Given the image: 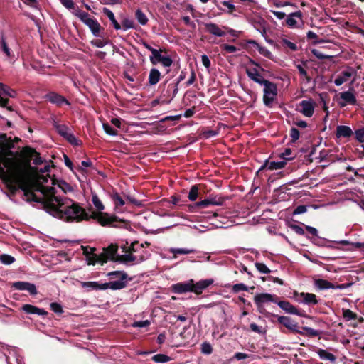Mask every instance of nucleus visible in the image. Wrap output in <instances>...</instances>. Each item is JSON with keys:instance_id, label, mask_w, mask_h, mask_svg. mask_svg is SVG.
<instances>
[{"instance_id": "obj_1", "label": "nucleus", "mask_w": 364, "mask_h": 364, "mask_svg": "<svg viewBox=\"0 0 364 364\" xmlns=\"http://www.w3.org/2000/svg\"><path fill=\"white\" fill-rule=\"evenodd\" d=\"M50 166L46 164L43 169L29 173L21 164L12 159L3 158L0 161V176L4 180L11 191L21 188L28 201L45 204L47 198L60 196L72 192L73 187L68 183L56 181L48 173Z\"/></svg>"}, {"instance_id": "obj_2", "label": "nucleus", "mask_w": 364, "mask_h": 364, "mask_svg": "<svg viewBox=\"0 0 364 364\" xmlns=\"http://www.w3.org/2000/svg\"><path fill=\"white\" fill-rule=\"evenodd\" d=\"M42 205L49 214L66 222H80L90 219V215L83 208L68 198H49Z\"/></svg>"}, {"instance_id": "obj_3", "label": "nucleus", "mask_w": 364, "mask_h": 364, "mask_svg": "<svg viewBox=\"0 0 364 364\" xmlns=\"http://www.w3.org/2000/svg\"><path fill=\"white\" fill-rule=\"evenodd\" d=\"M122 254L119 257V262L125 264L134 265L139 264L150 257V253L144 248V245L137 241L128 242L122 245Z\"/></svg>"}, {"instance_id": "obj_4", "label": "nucleus", "mask_w": 364, "mask_h": 364, "mask_svg": "<svg viewBox=\"0 0 364 364\" xmlns=\"http://www.w3.org/2000/svg\"><path fill=\"white\" fill-rule=\"evenodd\" d=\"M73 14L85 24L95 37H99L100 36V24L95 18H91L88 13L77 8V9L73 11Z\"/></svg>"}, {"instance_id": "obj_5", "label": "nucleus", "mask_w": 364, "mask_h": 364, "mask_svg": "<svg viewBox=\"0 0 364 364\" xmlns=\"http://www.w3.org/2000/svg\"><path fill=\"white\" fill-rule=\"evenodd\" d=\"M261 85L264 86L263 102L265 106L271 107L278 94L277 86L275 83L267 80Z\"/></svg>"}, {"instance_id": "obj_6", "label": "nucleus", "mask_w": 364, "mask_h": 364, "mask_svg": "<svg viewBox=\"0 0 364 364\" xmlns=\"http://www.w3.org/2000/svg\"><path fill=\"white\" fill-rule=\"evenodd\" d=\"M110 278L114 275H119V279L107 283H103V289H111L112 290H119L124 288L127 284V274L123 271L110 272L107 274Z\"/></svg>"}, {"instance_id": "obj_7", "label": "nucleus", "mask_w": 364, "mask_h": 364, "mask_svg": "<svg viewBox=\"0 0 364 364\" xmlns=\"http://www.w3.org/2000/svg\"><path fill=\"white\" fill-rule=\"evenodd\" d=\"M92 201L98 211H102L104 210V205L97 195H92ZM91 218L97 220V221L102 225L110 223L109 218L103 215L101 212L92 213V214L90 215V218Z\"/></svg>"}, {"instance_id": "obj_8", "label": "nucleus", "mask_w": 364, "mask_h": 364, "mask_svg": "<svg viewBox=\"0 0 364 364\" xmlns=\"http://www.w3.org/2000/svg\"><path fill=\"white\" fill-rule=\"evenodd\" d=\"M337 103L340 107H344L347 105H355L357 104L355 90L351 88L347 91L339 94Z\"/></svg>"}, {"instance_id": "obj_9", "label": "nucleus", "mask_w": 364, "mask_h": 364, "mask_svg": "<svg viewBox=\"0 0 364 364\" xmlns=\"http://www.w3.org/2000/svg\"><path fill=\"white\" fill-rule=\"evenodd\" d=\"M250 63L251 65H254V67H247L246 73L248 77L255 82L262 85L267 80H265L259 72L257 68H260L259 65L252 60H250Z\"/></svg>"}, {"instance_id": "obj_10", "label": "nucleus", "mask_w": 364, "mask_h": 364, "mask_svg": "<svg viewBox=\"0 0 364 364\" xmlns=\"http://www.w3.org/2000/svg\"><path fill=\"white\" fill-rule=\"evenodd\" d=\"M223 203V200L221 198L216 196H210L201 201L197 202L193 205H189V209L193 211L196 208H206L209 205H221Z\"/></svg>"}, {"instance_id": "obj_11", "label": "nucleus", "mask_w": 364, "mask_h": 364, "mask_svg": "<svg viewBox=\"0 0 364 364\" xmlns=\"http://www.w3.org/2000/svg\"><path fill=\"white\" fill-rule=\"evenodd\" d=\"M118 247L116 245H110L104 248L103 253L100 256V263L103 264L108 259L119 261L121 255L117 254Z\"/></svg>"}, {"instance_id": "obj_12", "label": "nucleus", "mask_w": 364, "mask_h": 364, "mask_svg": "<svg viewBox=\"0 0 364 364\" xmlns=\"http://www.w3.org/2000/svg\"><path fill=\"white\" fill-rule=\"evenodd\" d=\"M286 23L290 28H299L304 24L303 14L297 11L287 16Z\"/></svg>"}, {"instance_id": "obj_13", "label": "nucleus", "mask_w": 364, "mask_h": 364, "mask_svg": "<svg viewBox=\"0 0 364 364\" xmlns=\"http://www.w3.org/2000/svg\"><path fill=\"white\" fill-rule=\"evenodd\" d=\"M278 296L275 294H271L269 293H262L256 294L254 297V301L258 309L263 307L264 304L269 302L276 304Z\"/></svg>"}, {"instance_id": "obj_14", "label": "nucleus", "mask_w": 364, "mask_h": 364, "mask_svg": "<svg viewBox=\"0 0 364 364\" xmlns=\"http://www.w3.org/2000/svg\"><path fill=\"white\" fill-rule=\"evenodd\" d=\"M294 294L296 301L299 303L308 305H316L318 303L316 296L314 294L305 292L298 293L295 291Z\"/></svg>"}, {"instance_id": "obj_15", "label": "nucleus", "mask_w": 364, "mask_h": 364, "mask_svg": "<svg viewBox=\"0 0 364 364\" xmlns=\"http://www.w3.org/2000/svg\"><path fill=\"white\" fill-rule=\"evenodd\" d=\"M300 109L299 110L304 116L311 117L314 115L316 102L312 99L302 100L300 104Z\"/></svg>"}, {"instance_id": "obj_16", "label": "nucleus", "mask_w": 364, "mask_h": 364, "mask_svg": "<svg viewBox=\"0 0 364 364\" xmlns=\"http://www.w3.org/2000/svg\"><path fill=\"white\" fill-rule=\"evenodd\" d=\"M278 322L285 326L289 330L292 332H295L299 333L301 335H304V333L299 329V326L296 322L293 321L290 317L279 316L277 318Z\"/></svg>"}, {"instance_id": "obj_17", "label": "nucleus", "mask_w": 364, "mask_h": 364, "mask_svg": "<svg viewBox=\"0 0 364 364\" xmlns=\"http://www.w3.org/2000/svg\"><path fill=\"white\" fill-rule=\"evenodd\" d=\"M16 95V91L0 83V106L6 107L8 104V98L5 97H15Z\"/></svg>"}, {"instance_id": "obj_18", "label": "nucleus", "mask_w": 364, "mask_h": 364, "mask_svg": "<svg viewBox=\"0 0 364 364\" xmlns=\"http://www.w3.org/2000/svg\"><path fill=\"white\" fill-rule=\"evenodd\" d=\"M193 279H190L186 282H178L171 286V291L176 294H184L192 292Z\"/></svg>"}, {"instance_id": "obj_19", "label": "nucleus", "mask_w": 364, "mask_h": 364, "mask_svg": "<svg viewBox=\"0 0 364 364\" xmlns=\"http://www.w3.org/2000/svg\"><path fill=\"white\" fill-rule=\"evenodd\" d=\"M12 287L20 291H27L31 295L35 296L38 294L36 285L28 282H16L13 283Z\"/></svg>"}, {"instance_id": "obj_20", "label": "nucleus", "mask_w": 364, "mask_h": 364, "mask_svg": "<svg viewBox=\"0 0 364 364\" xmlns=\"http://www.w3.org/2000/svg\"><path fill=\"white\" fill-rule=\"evenodd\" d=\"M214 282L213 279H202L196 283L193 282L192 292L197 295L202 294L203 291L212 285Z\"/></svg>"}, {"instance_id": "obj_21", "label": "nucleus", "mask_w": 364, "mask_h": 364, "mask_svg": "<svg viewBox=\"0 0 364 364\" xmlns=\"http://www.w3.org/2000/svg\"><path fill=\"white\" fill-rule=\"evenodd\" d=\"M355 74V70L352 68H348L346 70L342 71L334 80V84L336 86H340L344 82H347L352 76Z\"/></svg>"}, {"instance_id": "obj_22", "label": "nucleus", "mask_w": 364, "mask_h": 364, "mask_svg": "<svg viewBox=\"0 0 364 364\" xmlns=\"http://www.w3.org/2000/svg\"><path fill=\"white\" fill-rule=\"evenodd\" d=\"M46 98L51 103L57 106H62L63 105H69V102L62 95L56 92H50L46 95Z\"/></svg>"}, {"instance_id": "obj_23", "label": "nucleus", "mask_w": 364, "mask_h": 364, "mask_svg": "<svg viewBox=\"0 0 364 364\" xmlns=\"http://www.w3.org/2000/svg\"><path fill=\"white\" fill-rule=\"evenodd\" d=\"M276 304L286 313L294 315H299L298 309L287 301H278V299H277Z\"/></svg>"}, {"instance_id": "obj_24", "label": "nucleus", "mask_w": 364, "mask_h": 364, "mask_svg": "<svg viewBox=\"0 0 364 364\" xmlns=\"http://www.w3.org/2000/svg\"><path fill=\"white\" fill-rule=\"evenodd\" d=\"M83 253L87 256L88 264L94 265L97 263H100V257L97 255L92 254L93 249L88 247L82 246Z\"/></svg>"}, {"instance_id": "obj_25", "label": "nucleus", "mask_w": 364, "mask_h": 364, "mask_svg": "<svg viewBox=\"0 0 364 364\" xmlns=\"http://www.w3.org/2000/svg\"><path fill=\"white\" fill-rule=\"evenodd\" d=\"M21 309L28 314H37L40 316H47L48 312L43 309H40L31 304H24L22 306Z\"/></svg>"}, {"instance_id": "obj_26", "label": "nucleus", "mask_w": 364, "mask_h": 364, "mask_svg": "<svg viewBox=\"0 0 364 364\" xmlns=\"http://www.w3.org/2000/svg\"><path fill=\"white\" fill-rule=\"evenodd\" d=\"M25 154L29 159L33 160V163L35 165L43 164V158L40 156L39 154L35 149L32 148H26Z\"/></svg>"}, {"instance_id": "obj_27", "label": "nucleus", "mask_w": 364, "mask_h": 364, "mask_svg": "<svg viewBox=\"0 0 364 364\" xmlns=\"http://www.w3.org/2000/svg\"><path fill=\"white\" fill-rule=\"evenodd\" d=\"M353 134L351 128L346 125H338L336 127V136L337 138H348Z\"/></svg>"}, {"instance_id": "obj_28", "label": "nucleus", "mask_w": 364, "mask_h": 364, "mask_svg": "<svg viewBox=\"0 0 364 364\" xmlns=\"http://www.w3.org/2000/svg\"><path fill=\"white\" fill-rule=\"evenodd\" d=\"M286 165V162L284 161H265L264 164L261 166L259 171L264 169V168H267L271 171L279 170L283 168Z\"/></svg>"}, {"instance_id": "obj_29", "label": "nucleus", "mask_w": 364, "mask_h": 364, "mask_svg": "<svg viewBox=\"0 0 364 364\" xmlns=\"http://www.w3.org/2000/svg\"><path fill=\"white\" fill-rule=\"evenodd\" d=\"M207 31L218 37H223L225 36V32L223 31L217 24L213 23H208L205 24Z\"/></svg>"}, {"instance_id": "obj_30", "label": "nucleus", "mask_w": 364, "mask_h": 364, "mask_svg": "<svg viewBox=\"0 0 364 364\" xmlns=\"http://www.w3.org/2000/svg\"><path fill=\"white\" fill-rule=\"evenodd\" d=\"M52 123L56 131L63 137H65L70 132L69 128L65 124H60L55 117L52 118Z\"/></svg>"}, {"instance_id": "obj_31", "label": "nucleus", "mask_w": 364, "mask_h": 364, "mask_svg": "<svg viewBox=\"0 0 364 364\" xmlns=\"http://www.w3.org/2000/svg\"><path fill=\"white\" fill-rule=\"evenodd\" d=\"M102 13L109 19L113 27L116 30L121 29L122 27H121L120 24L117 22V21L116 20V18L114 17V13L110 9H109L108 8L104 7L102 9Z\"/></svg>"}, {"instance_id": "obj_32", "label": "nucleus", "mask_w": 364, "mask_h": 364, "mask_svg": "<svg viewBox=\"0 0 364 364\" xmlns=\"http://www.w3.org/2000/svg\"><path fill=\"white\" fill-rule=\"evenodd\" d=\"M248 43L254 46L257 49L259 53L261 55H262L263 56H264V57H266V58H267L269 59H272V53L267 48L261 46L255 41L251 40V41H248Z\"/></svg>"}, {"instance_id": "obj_33", "label": "nucleus", "mask_w": 364, "mask_h": 364, "mask_svg": "<svg viewBox=\"0 0 364 364\" xmlns=\"http://www.w3.org/2000/svg\"><path fill=\"white\" fill-rule=\"evenodd\" d=\"M168 251L173 255V258L176 259L178 255H188L196 252L194 249L171 247Z\"/></svg>"}, {"instance_id": "obj_34", "label": "nucleus", "mask_w": 364, "mask_h": 364, "mask_svg": "<svg viewBox=\"0 0 364 364\" xmlns=\"http://www.w3.org/2000/svg\"><path fill=\"white\" fill-rule=\"evenodd\" d=\"M161 73L160 72L156 69L152 68L150 70L149 75V83L151 85H154L159 82L160 80Z\"/></svg>"}, {"instance_id": "obj_35", "label": "nucleus", "mask_w": 364, "mask_h": 364, "mask_svg": "<svg viewBox=\"0 0 364 364\" xmlns=\"http://www.w3.org/2000/svg\"><path fill=\"white\" fill-rule=\"evenodd\" d=\"M316 353L321 360H330L331 362H335L336 360V358L333 354L326 351L324 349H318L316 351Z\"/></svg>"}, {"instance_id": "obj_36", "label": "nucleus", "mask_w": 364, "mask_h": 364, "mask_svg": "<svg viewBox=\"0 0 364 364\" xmlns=\"http://www.w3.org/2000/svg\"><path fill=\"white\" fill-rule=\"evenodd\" d=\"M82 287L85 289H95V290H105L103 289V284H99L97 282H83L81 284Z\"/></svg>"}, {"instance_id": "obj_37", "label": "nucleus", "mask_w": 364, "mask_h": 364, "mask_svg": "<svg viewBox=\"0 0 364 364\" xmlns=\"http://www.w3.org/2000/svg\"><path fill=\"white\" fill-rule=\"evenodd\" d=\"M315 284L316 286L320 289H334V285L326 279H317Z\"/></svg>"}, {"instance_id": "obj_38", "label": "nucleus", "mask_w": 364, "mask_h": 364, "mask_svg": "<svg viewBox=\"0 0 364 364\" xmlns=\"http://www.w3.org/2000/svg\"><path fill=\"white\" fill-rule=\"evenodd\" d=\"M0 51H1L7 58H11V50L3 37L0 39Z\"/></svg>"}, {"instance_id": "obj_39", "label": "nucleus", "mask_w": 364, "mask_h": 364, "mask_svg": "<svg viewBox=\"0 0 364 364\" xmlns=\"http://www.w3.org/2000/svg\"><path fill=\"white\" fill-rule=\"evenodd\" d=\"M135 16H136V18L137 19L138 22L141 25L144 26L147 23L148 18L146 16V14L141 9H139L136 11Z\"/></svg>"}, {"instance_id": "obj_40", "label": "nucleus", "mask_w": 364, "mask_h": 364, "mask_svg": "<svg viewBox=\"0 0 364 364\" xmlns=\"http://www.w3.org/2000/svg\"><path fill=\"white\" fill-rule=\"evenodd\" d=\"M342 316L346 321L357 318V314L350 309H343Z\"/></svg>"}, {"instance_id": "obj_41", "label": "nucleus", "mask_w": 364, "mask_h": 364, "mask_svg": "<svg viewBox=\"0 0 364 364\" xmlns=\"http://www.w3.org/2000/svg\"><path fill=\"white\" fill-rule=\"evenodd\" d=\"M164 55L161 54V51L158 50H154L153 54L150 57V61L152 64L156 65L159 63H160L161 59L163 58Z\"/></svg>"}, {"instance_id": "obj_42", "label": "nucleus", "mask_w": 364, "mask_h": 364, "mask_svg": "<svg viewBox=\"0 0 364 364\" xmlns=\"http://www.w3.org/2000/svg\"><path fill=\"white\" fill-rule=\"evenodd\" d=\"M15 258L9 255L3 254L0 255V262L6 265H9L14 263Z\"/></svg>"}, {"instance_id": "obj_43", "label": "nucleus", "mask_w": 364, "mask_h": 364, "mask_svg": "<svg viewBox=\"0 0 364 364\" xmlns=\"http://www.w3.org/2000/svg\"><path fill=\"white\" fill-rule=\"evenodd\" d=\"M198 195V188L196 185L193 186L188 193V198L191 201H195Z\"/></svg>"}, {"instance_id": "obj_44", "label": "nucleus", "mask_w": 364, "mask_h": 364, "mask_svg": "<svg viewBox=\"0 0 364 364\" xmlns=\"http://www.w3.org/2000/svg\"><path fill=\"white\" fill-rule=\"evenodd\" d=\"M152 360L158 363H164L170 360V358L164 354H157L152 357Z\"/></svg>"}, {"instance_id": "obj_45", "label": "nucleus", "mask_w": 364, "mask_h": 364, "mask_svg": "<svg viewBox=\"0 0 364 364\" xmlns=\"http://www.w3.org/2000/svg\"><path fill=\"white\" fill-rule=\"evenodd\" d=\"M256 269L262 274L270 273V269L264 263L256 262L255 264Z\"/></svg>"}, {"instance_id": "obj_46", "label": "nucleus", "mask_w": 364, "mask_h": 364, "mask_svg": "<svg viewBox=\"0 0 364 364\" xmlns=\"http://www.w3.org/2000/svg\"><path fill=\"white\" fill-rule=\"evenodd\" d=\"M281 43L284 47L288 48L291 50L294 51V50H297V46L294 43H293L286 38L282 39L281 41Z\"/></svg>"}, {"instance_id": "obj_47", "label": "nucleus", "mask_w": 364, "mask_h": 364, "mask_svg": "<svg viewBox=\"0 0 364 364\" xmlns=\"http://www.w3.org/2000/svg\"><path fill=\"white\" fill-rule=\"evenodd\" d=\"M122 25L124 31L134 28V21L127 18L122 21Z\"/></svg>"}, {"instance_id": "obj_48", "label": "nucleus", "mask_w": 364, "mask_h": 364, "mask_svg": "<svg viewBox=\"0 0 364 364\" xmlns=\"http://www.w3.org/2000/svg\"><path fill=\"white\" fill-rule=\"evenodd\" d=\"M112 200L117 207H121L124 205V201L118 193H114L112 196Z\"/></svg>"}, {"instance_id": "obj_49", "label": "nucleus", "mask_w": 364, "mask_h": 364, "mask_svg": "<svg viewBox=\"0 0 364 364\" xmlns=\"http://www.w3.org/2000/svg\"><path fill=\"white\" fill-rule=\"evenodd\" d=\"M232 291L234 293H238L242 291H248V287L243 283L235 284L232 287Z\"/></svg>"}, {"instance_id": "obj_50", "label": "nucleus", "mask_w": 364, "mask_h": 364, "mask_svg": "<svg viewBox=\"0 0 364 364\" xmlns=\"http://www.w3.org/2000/svg\"><path fill=\"white\" fill-rule=\"evenodd\" d=\"M303 331H305V334L309 336L316 337L320 334L319 331L307 326L303 327Z\"/></svg>"}, {"instance_id": "obj_51", "label": "nucleus", "mask_w": 364, "mask_h": 364, "mask_svg": "<svg viewBox=\"0 0 364 364\" xmlns=\"http://www.w3.org/2000/svg\"><path fill=\"white\" fill-rule=\"evenodd\" d=\"M354 134L358 141L360 143H364V127L356 129Z\"/></svg>"}, {"instance_id": "obj_52", "label": "nucleus", "mask_w": 364, "mask_h": 364, "mask_svg": "<svg viewBox=\"0 0 364 364\" xmlns=\"http://www.w3.org/2000/svg\"><path fill=\"white\" fill-rule=\"evenodd\" d=\"M64 138L74 146H78L80 144V141L70 132H69Z\"/></svg>"}, {"instance_id": "obj_53", "label": "nucleus", "mask_w": 364, "mask_h": 364, "mask_svg": "<svg viewBox=\"0 0 364 364\" xmlns=\"http://www.w3.org/2000/svg\"><path fill=\"white\" fill-rule=\"evenodd\" d=\"M50 309L55 314H61L63 313V309L62 306L57 302H52L50 304Z\"/></svg>"}, {"instance_id": "obj_54", "label": "nucleus", "mask_w": 364, "mask_h": 364, "mask_svg": "<svg viewBox=\"0 0 364 364\" xmlns=\"http://www.w3.org/2000/svg\"><path fill=\"white\" fill-rule=\"evenodd\" d=\"M312 54L319 60L329 59L331 58V55H325L318 49H312Z\"/></svg>"}, {"instance_id": "obj_55", "label": "nucleus", "mask_w": 364, "mask_h": 364, "mask_svg": "<svg viewBox=\"0 0 364 364\" xmlns=\"http://www.w3.org/2000/svg\"><path fill=\"white\" fill-rule=\"evenodd\" d=\"M201 351L204 354L210 355L213 352V348L209 343L204 342L201 345Z\"/></svg>"}, {"instance_id": "obj_56", "label": "nucleus", "mask_w": 364, "mask_h": 364, "mask_svg": "<svg viewBox=\"0 0 364 364\" xmlns=\"http://www.w3.org/2000/svg\"><path fill=\"white\" fill-rule=\"evenodd\" d=\"M103 129L105 132L111 136H116L117 135V131L114 129H113L109 124H103Z\"/></svg>"}, {"instance_id": "obj_57", "label": "nucleus", "mask_w": 364, "mask_h": 364, "mask_svg": "<svg viewBox=\"0 0 364 364\" xmlns=\"http://www.w3.org/2000/svg\"><path fill=\"white\" fill-rule=\"evenodd\" d=\"M149 320L135 321L132 323V326L134 328H145L150 325Z\"/></svg>"}, {"instance_id": "obj_58", "label": "nucleus", "mask_w": 364, "mask_h": 364, "mask_svg": "<svg viewBox=\"0 0 364 364\" xmlns=\"http://www.w3.org/2000/svg\"><path fill=\"white\" fill-rule=\"evenodd\" d=\"M160 63L163 65V66L168 68L172 65L173 60L170 56L164 55L161 59Z\"/></svg>"}, {"instance_id": "obj_59", "label": "nucleus", "mask_w": 364, "mask_h": 364, "mask_svg": "<svg viewBox=\"0 0 364 364\" xmlns=\"http://www.w3.org/2000/svg\"><path fill=\"white\" fill-rule=\"evenodd\" d=\"M60 2L68 9H76L73 0H59Z\"/></svg>"}, {"instance_id": "obj_60", "label": "nucleus", "mask_w": 364, "mask_h": 364, "mask_svg": "<svg viewBox=\"0 0 364 364\" xmlns=\"http://www.w3.org/2000/svg\"><path fill=\"white\" fill-rule=\"evenodd\" d=\"M292 155V151L291 149L287 148L284 150V152L281 153L280 157L282 158L284 160H291L293 159Z\"/></svg>"}, {"instance_id": "obj_61", "label": "nucleus", "mask_w": 364, "mask_h": 364, "mask_svg": "<svg viewBox=\"0 0 364 364\" xmlns=\"http://www.w3.org/2000/svg\"><path fill=\"white\" fill-rule=\"evenodd\" d=\"M250 328L252 331L257 333L259 334H264L266 332L265 330L262 328V327L259 326L257 324L255 323H251L250 325Z\"/></svg>"}, {"instance_id": "obj_62", "label": "nucleus", "mask_w": 364, "mask_h": 364, "mask_svg": "<svg viewBox=\"0 0 364 364\" xmlns=\"http://www.w3.org/2000/svg\"><path fill=\"white\" fill-rule=\"evenodd\" d=\"M289 134L291 138V141L293 142H295L296 140L299 139L300 133L297 129L293 127L290 129Z\"/></svg>"}, {"instance_id": "obj_63", "label": "nucleus", "mask_w": 364, "mask_h": 364, "mask_svg": "<svg viewBox=\"0 0 364 364\" xmlns=\"http://www.w3.org/2000/svg\"><path fill=\"white\" fill-rule=\"evenodd\" d=\"M222 49L229 53H235L239 50L237 47L228 44H223Z\"/></svg>"}, {"instance_id": "obj_64", "label": "nucleus", "mask_w": 364, "mask_h": 364, "mask_svg": "<svg viewBox=\"0 0 364 364\" xmlns=\"http://www.w3.org/2000/svg\"><path fill=\"white\" fill-rule=\"evenodd\" d=\"M222 4L228 9V13H232L235 10V6L228 1H223Z\"/></svg>"}]
</instances>
